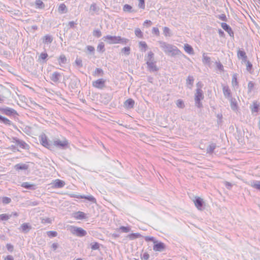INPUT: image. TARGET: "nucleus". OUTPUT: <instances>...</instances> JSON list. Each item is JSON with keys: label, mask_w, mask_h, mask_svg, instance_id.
Masks as SVG:
<instances>
[{"label": "nucleus", "mask_w": 260, "mask_h": 260, "mask_svg": "<svg viewBox=\"0 0 260 260\" xmlns=\"http://www.w3.org/2000/svg\"><path fill=\"white\" fill-rule=\"evenodd\" d=\"M159 44L160 47L166 54L172 56H180L182 54L181 51L176 46L164 41H159Z\"/></svg>", "instance_id": "f257e3e1"}, {"label": "nucleus", "mask_w": 260, "mask_h": 260, "mask_svg": "<svg viewBox=\"0 0 260 260\" xmlns=\"http://www.w3.org/2000/svg\"><path fill=\"white\" fill-rule=\"evenodd\" d=\"M103 39L109 44H122L126 45L129 41V40L126 38L111 35L104 36Z\"/></svg>", "instance_id": "f03ea898"}, {"label": "nucleus", "mask_w": 260, "mask_h": 260, "mask_svg": "<svg viewBox=\"0 0 260 260\" xmlns=\"http://www.w3.org/2000/svg\"><path fill=\"white\" fill-rule=\"evenodd\" d=\"M53 146L61 150H66L69 147V142L64 137L62 138V140L58 139H55L53 140L52 146Z\"/></svg>", "instance_id": "7ed1b4c3"}, {"label": "nucleus", "mask_w": 260, "mask_h": 260, "mask_svg": "<svg viewBox=\"0 0 260 260\" xmlns=\"http://www.w3.org/2000/svg\"><path fill=\"white\" fill-rule=\"evenodd\" d=\"M204 95L203 91L199 88L196 89V92L194 95L195 105L198 108L203 107L202 101L204 99Z\"/></svg>", "instance_id": "20e7f679"}, {"label": "nucleus", "mask_w": 260, "mask_h": 260, "mask_svg": "<svg viewBox=\"0 0 260 260\" xmlns=\"http://www.w3.org/2000/svg\"><path fill=\"white\" fill-rule=\"evenodd\" d=\"M0 113L10 117H15L18 115L17 112L15 109L6 106L0 107Z\"/></svg>", "instance_id": "39448f33"}, {"label": "nucleus", "mask_w": 260, "mask_h": 260, "mask_svg": "<svg viewBox=\"0 0 260 260\" xmlns=\"http://www.w3.org/2000/svg\"><path fill=\"white\" fill-rule=\"evenodd\" d=\"M249 109L252 115H257L260 113V102L257 100L253 101L250 105Z\"/></svg>", "instance_id": "423d86ee"}, {"label": "nucleus", "mask_w": 260, "mask_h": 260, "mask_svg": "<svg viewBox=\"0 0 260 260\" xmlns=\"http://www.w3.org/2000/svg\"><path fill=\"white\" fill-rule=\"evenodd\" d=\"M70 231L72 234L80 237L85 236L87 235L86 231L83 229L75 226H71Z\"/></svg>", "instance_id": "0eeeda50"}, {"label": "nucleus", "mask_w": 260, "mask_h": 260, "mask_svg": "<svg viewBox=\"0 0 260 260\" xmlns=\"http://www.w3.org/2000/svg\"><path fill=\"white\" fill-rule=\"evenodd\" d=\"M40 143L46 148L51 150L52 144L48 142L47 137L45 135H42L40 137Z\"/></svg>", "instance_id": "6e6552de"}, {"label": "nucleus", "mask_w": 260, "mask_h": 260, "mask_svg": "<svg viewBox=\"0 0 260 260\" xmlns=\"http://www.w3.org/2000/svg\"><path fill=\"white\" fill-rule=\"evenodd\" d=\"M166 248V245L161 241L156 240L154 241V245L153 246V249L155 251L161 252L164 251Z\"/></svg>", "instance_id": "1a4fd4ad"}, {"label": "nucleus", "mask_w": 260, "mask_h": 260, "mask_svg": "<svg viewBox=\"0 0 260 260\" xmlns=\"http://www.w3.org/2000/svg\"><path fill=\"white\" fill-rule=\"evenodd\" d=\"M12 142H15L16 144L19 146L20 148L24 149H28L29 148V145L26 144L24 141L20 140L17 137H13Z\"/></svg>", "instance_id": "9d476101"}, {"label": "nucleus", "mask_w": 260, "mask_h": 260, "mask_svg": "<svg viewBox=\"0 0 260 260\" xmlns=\"http://www.w3.org/2000/svg\"><path fill=\"white\" fill-rule=\"evenodd\" d=\"M195 206L198 210H202L204 208V202L203 200L200 197H195L193 201Z\"/></svg>", "instance_id": "9b49d317"}, {"label": "nucleus", "mask_w": 260, "mask_h": 260, "mask_svg": "<svg viewBox=\"0 0 260 260\" xmlns=\"http://www.w3.org/2000/svg\"><path fill=\"white\" fill-rule=\"evenodd\" d=\"M105 82L106 81L104 79H99L92 82V85L95 88L102 89L105 87Z\"/></svg>", "instance_id": "f8f14e48"}, {"label": "nucleus", "mask_w": 260, "mask_h": 260, "mask_svg": "<svg viewBox=\"0 0 260 260\" xmlns=\"http://www.w3.org/2000/svg\"><path fill=\"white\" fill-rule=\"evenodd\" d=\"M147 71L151 73L157 72L159 70V68L156 66V61L148 62L146 63Z\"/></svg>", "instance_id": "ddd939ff"}, {"label": "nucleus", "mask_w": 260, "mask_h": 260, "mask_svg": "<svg viewBox=\"0 0 260 260\" xmlns=\"http://www.w3.org/2000/svg\"><path fill=\"white\" fill-rule=\"evenodd\" d=\"M221 27L229 34L230 37H234V31L232 30L231 27L229 25H228L227 23L225 22H222L221 23Z\"/></svg>", "instance_id": "4468645a"}, {"label": "nucleus", "mask_w": 260, "mask_h": 260, "mask_svg": "<svg viewBox=\"0 0 260 260\" xmlns=\"http://www.w3.org/2000/svg\"><path fill=\"white\" fill-rule=\"evenodd\" d=\"M237 56L239 59H242V63L247 61V56L244 50L239 49L237 52Z\"/></svg>", "instance_id": "2eb2a0df"}, {"label": "nucleus", "mask_w": 260, "mask_h": 260, "mask_svg": "<svg viewBox=\"0 0 260 260\" xmlns=\"http://www.w3.org/2000/svg\"><path fill=\"white\" fill-rule=\"evenodd\" d=\"M21 186V187L29 190H35L37 188L36 184H31L28 182H23Z\"/></svg>", "instance_id": "dca6fc26"}, {"label": "nucleus", "mask_w": 260, "mask_h": 260, "mask_svg": "<svg viewBox=\"0 0 260 260\" xmlns=\"http://www.w3.org/2000/svg\"><path fill=\"white\" fill-rule=\"evenodd\" d=\"M135 105V101L132 99H128L126 100L124 103V107L126 109L133 108Z\"/></svg>", "instance_id": "f3484780"}, {"label": "nucleus", "mask_w": 260, "mask_h": 260, "mask_svg": "<svg viewBox=\"0 0 260 260\" xmlns=\"http://www.w3.org/2000/svg\"><path fill=\"white\" fill-rule=\"evenodd\" d=\"M61 77V75L60 74V73L57 72H53L51 76H50V79L54 82L55 83H57L59 81L60 77Z\"/></svg>", "instance_id": "a211bd4d"}, {"label": "nucleus", "mask_w": 260, "mask_h": 260, "mask_svg": "<svg viewBox=\"0 0 260 260\" xmlns=\"http://www.w3.org/2000/svg\"><path fill=\"white\" fill-rule=\"evenodd\" d=\"M145 60H146V63H148L149 62L155 61L154 54L151 51H149L147 56H145Z\"/></svg>", "instance_id": "6ab92c4d"}, {"label": "nucleus", "mask_w": 260, "mask_h": 260, "mask_svg": "<svg viewBox=\"0 0 260 260\" xmlns=\"http://www.w3.org/2000/svg\"><path fill=\"white\" fill-rule=\"evenodd\" d=\"M28 165L22 163L17 164L15 165L14 168L16 170H26L28 169Z\"/></svg>", "instance_id": "aec40b11"}, {"label": "nucleus", "mask_w": 260, "mask_h": 260, "mask_svg": "<svg viewBox=\"0 0 260 260\" xmlns=\"http://www.w3.org/2000/svg\"><path fill=\"white\" fill-rule=\"evenodd\" d=\"M65 185V182L59 179H56L53 183V186L56 188L63 187Z\"/></svg>", "instance_id": "412c9836"}, {"label": "nucleus", "mask_w": 260, "mask_h": 260, "mask_svg": "<svg viewBox=\"0 0 260 260\" xmlns=\"http://www.w3.org/2000/svg\"><path fill=\"white\" fill-rule=\"evenodd\" d=\"M0 123L6 125H13V122L7 118L0 115Z\"/></svg>", "instance_id": "4be33fe9"}, {"label": "nucleus", "mask_w": 260, "mask_h": 260, "mask_svg": "<svg viewBox=\"0 0 260 260\" xmlns=\"http://www.w3.org/2000/svg\"><path fill=\"white\" fill-rule=\"evenodd\" d=\"M31 228V226L28 223H24L22 224L20 228L22 231L24 233H28Z\"/></svg>", "instance_id": "5701e85b"}, {"label": "nucleus", "mask_w": 260, "mask_h": 260, "mask_svg": "<svg viewBox=\"0 0 260 260\" xmlns=\"http://www.w3.org/2000/svg\"><path fill=\"white\" fill-rule=\"evenodd\" d=\"M74 217L79 220H82L86 218V214L82 211H78L75 213Z\"/></svg>", "instance_id": "b1692460"}, {"label": "nucleus", "mask_w": 260, "mask_h": 260, "mask_svg": "<svg viewBox=\"0 0 260 260\" xmlns=\"http://www.w3.org/2000/svg\"><path fill=\"white\" fill-rule=\"evenodd\" d=\"M222 89H223V94L226 98H229V99H230L231 98H232L231 90L229 89V86H224L223 87Z\"/></svg>", "instance_id": "393cba45"}, {"label": "nucleus", "mask_w": 260, "mask_h": 260, "mask_svg": "<svg viewBox=\"0 0 260 260\" xmlns=\"http://www.w3.org/2000/svg\"><path fill=\"white\" fill-rule=\"evenodd\" d=\"M230 102L231 109L234 111L236 110L238 108V105L236 99L232 97L230 99Z\"/></svg>", "instance_id": "a878e982"}, {"label": "nucleus", "mask_w": 260, "mask_h": 260, "mask_svg": "<svg viewBox=\"0 0 260 260\" xmlns=\"http://www.w3.org/2000/svg\"><path fill=\"white\" fill-rule=\"evenodd\" d=\"M42 40L43 43L45 44H48L52 43L53 38L51 35H47L43 38Z\"/></svg>", "instance_id": "bb28decb"}, {"label": "nucleus", "mask_w": 260, "mask_h": 260, "mask_svg": "<svg viewBox=\"0 0 260 260\" xmlns=\"http://www.w3.org/2000/svg\"><path fill=\"white\" fill-rule=\"evenodd\" d=\"M216 147V144L215 143H211L207 148V153L210 154H212Z\"/></svg>", "instance_id": "cd10ccee"}, {"label": "nucleus", "mask_w": 260, "mask_h": 260, "mask_svg": "<svg viewBox=\"0 0 260 260\" xmlns=\"http://www.w3.org/2000/svg\"><path fill=\"white\" fill-rule=\"evenodd\" d=\"M35 8L39 9H44L45 5L44 3L41 0H36L35 2Z\"/></svg>", "instance_id": "c85d7f7f"}, {"label": "nucleus", "mask_w": 260, "mask_h": 260, "mask_svg": "<svg viewBox=\"0 0 260 260\" xmlns=\"http://www.w3.org/2000/svg\"><path fill=\"white\" fill-rule=\"evenodd\" d=\"M194 82L193 77L192 76H188L186 79V85L189 89H191Z\"/></svg>", "instance_id": "c756f323"}, {"label": "nucleus", "mask_w": 260, "mask_h": 260, "mask_svg": "<svg viewBox=\"0 0 260 260\" xmlns=\"http://www.w3.org/2000/svg\"><path fill=\"white\" fill-rule=\"evenodd\" d=\"M250 185L251 187L260 191V180H252Z\"/></svg>", "instance_id": "7c9ffc66"}, {"label": "nucleus", "mask_w": 260, "mask_h": 260, "mask_svg": "<svg viewBox=\"0 0 260 260\" xmlns=\"http://www.w3.org/2000/svg\"><path fill=\"white\" fill-rule=\"evenodd\" d=\"M58 12L60 14H64L68 12V9L66 6V5L63 3L61 4L58 7Z\"/></svg>", "instance_id": "2f4dec72"}, {"label": "nucleus", "mask_w": 260, "mask_h": 260, "mask_svg": "<svg viewBox=\"0 0 260 260\" xmlns=\"http://www.w3.org/2000/svg\"><path fill=\"white\" fill-rule=\"evenodd\" d=\"M123 11L125 12L132 13L136 11L133 9L131 6L128 4H125L123 7Z\"/></svg>", "instance_id": "473e14b6"}, {"label": "nucleus", "mask_w": 260, "mask_h": 260, "mask_svg": "<svg viewBox=\"0 0 260 260\" xmlns=\"http://www.w3.org/2000/svg\"><path fill=\"white\" fill-rule=\"evenodd\" d=\"M184 49L187 53L192 54L193 53V49L192 47L188 44H184Z\"/></svg>", "instance_id": "72a5a7b5"}, {"label": "nucleus", "mask_w": 260, "mask_h": 260, "mask_svg": "<svg viewBox=\"0 0 260 260\" xmlns=\"http://www.w3.org/2000/svg\"><path fill=\"white\" fill-rule=\"evenodd\" d=\"M163 34L166 37H170L172 36L170 29L167 26H165L163 28Z\"/></svg>", "instance_id": "f704fd0d"}, {"label": "nucleus", "mask_w": 260, "mask_h": 260, "mask_svg": "<svg viewBox=\"0 0 260 260\" xmlns=\"http://www.w3.org/2000/svg\"><path fill=\"white\" fill-rule=\"evenodd\" d=\"M67 60V58L64 54H61L58 59L59 64L60 66H61L62 64L66 63Z\"/></svg>", "instance_id": "c9c22d12"}, {"label": "nucleus", "mask_w": 260, "mask_h": 260, "mask_svg": "<svg viewBox=\"0 0 260 260\" xmlns=\"http://www.w3.org/2000/svg\"><path fill=\"white\" fill-rule=\"evenodd\" d=\"M80 198L82 199H86L91 202L92 203H95L96 202V199L92 196H80Z\"/></svg>", "instance_id": "e433bc0d"}, {"label": "nucleus", "mask_w": 260, "mask_h": 260, "mask_svg": "<svg viewBox=\"0 0 260 260\" xmlns=\"http://www.w3.org/2000/svg\"><path fill=\"white\" fill-rule=\"evenodd\" d=\"M48 56V54L46 52H42L39 56V60H42V62L45 63L46 62Z\"/></svg>", "instance_id": "4c0bfd02"}, {"label": "nucleus", "mask_w": 260, "mask_h": 260, "mask_svg": "<svg viewBox=\"0 0 260 260\" xmlns=\"http://www.w3.org/2000/svg\"><path fill=\"white\" fill-rule=\"evenodd\" d=\"M202 61L204 64H210L211 62L210 57L207 56L205 53H204L203 54V59Z\"/></svg>", "instance_id": "58836bf2"}, {"label": "nucleus", "mask_w": 260, "mask_h": 260, "mask_svg": "<svg viewBox=\"0 0 260 260\" xmlns=\"http://www.w3.org/2000/svg\"><path fill=\"white\" fill-rule=\"evenodd\" d=\"M117 231H121L122 233H128L131 231V228L129 226H121L118 229H117L116 230Z\"/></svg>", "instance_id": "ea45409f"}, {"label": "nucleus", "mask_w": 260, "mask_h": 260, "mask_svg": "<svg viewBox=\"0 0 260 260\" xmlns=\"http://www.w3.org/2000/svg\"><path fill=\"white\" fill-rule=\"evenodd\" d=\"M245 63H246V70L250 73H252L253 72V65L249 61L247 60Z\"/></svg>", "instance_id": "a19ab883"}, {"label": "nucleus", "mask_w": 260, "mask_h": 260, "mask_svg": "<svg viewBox=\"0 0 260 260\" xmlns=\"http://www.w3.org/2000/svg\"><path fill=\"white\" fill-rule=\"evenodd\" d=\"M12 216V214H0V220L7 221Z\"/></svg>", "instance_id": "79ce46f5"}, {"label": "nucleus", "mask_w": 260, "mask_h": 260, "mask_svg": "<svg viewBox=\"0 0 260 260\" xmlns=\"http://www.w3.org/2000/svg\"><path fill=\"white\" fill-rule=\"evenodd\" d=\"M141 235L139 233H132L128 235L127 237L130 240H132L138 238Z\"/></svg>", "instance_id": "37998d69"}, {"label": "nucleus", "mask_w": 260, "mask_h": 260, "mask_svg": "<svg viewBox=\"0 0 260 260\" xmlns=\"http://www.w3.org/2000/svg\"><path fill=\"white\" fill-rule=\"evenodd\" d=\"M100 244L96 242H92L90 244V247L92 250H99Z\"/></svg>", "instance_id": "c03bdc74"}, {"label": "nucleus", "mask_w": 260, "mask_h": 260, "mask_svg": "<svg viewBox=\"0 0 260 260\" xmlns=\"http://www.w3.org/2000/svg\"><path fill=\"white\" fill-rule=\"evenodd\" d=\"M176 105L178 108L183 109L185 107V105L183 101L181 99H179L176 101Z\"/></svg>", "instance_id": "a18cd8bd"}, {"label": "nucleus", "mask_w": 260, "mask_h": 260, "mask_svg": "<svg viewBox=\"0 0 260 260\" xmlns=\"http://www.w3.org/2000/svg\"><path fill=\"white\" fill-rule=\"evenodd\" d=\"M255 86V83L252 81H249L248 83V93H250L253 90Z\"/></svg>", "instance_id": "49530a36"}, {"label": "nucleus", "mask_w": 260, "mask_h": 260, "mask_svg": "<svg viewBox=\"0 0 260 260\" xmlns=\"http://www.w3.org/2000/svg\"><path fill=\"white\" fill-rule=\"evenodd\" d=\"M232 83L233 86H238V82L237 80V75L236 74H235L233 75Z\"/></svg>", "instance_id": "de8ad7c7"}, {"label": "nucleus", "mask_w": 260, "mask_h": 260, "mask_svg": "<svg viewBox=\"0 0 260 260\" xmlns=\"http://www.w3.org/2000/svg\"><path fill=\"white\" fill-rule=\"evenodd\" d=\"M97 51L99 52H103L105 51V45L104 43L101 42L97 47Z\"/></svg>", "instance_id": "09e8293b"}, {"label": "nucleus", "mask_w": 260, "mask_h": 260, "mask_svg": "<svg viewBox=\"0 0 260 260\" xmlns=\"http://www.w3.org/2000/svg\"><path fill=\"white\" fill-rule=\"evenodd\" d=\"M90 10L94 12L97 13L99 11V8L97 7L96 4L93 3L90 5Z\"/></svg>", "instance_id": "8fccbe9b"}, {"label": "nucleus", "mask_w": 260, "mask_h": 260, "mask_svg": "<svg viewBox=\"0 0 260 260\" xmlns=\"http://www.w3.org/2000/svg\"><path fill=\"white\" fill-rule=\"evenodd\" d=\"M139 46L141 48V50L145 51L147 48V45L144 41H141L139 42Z\"/></svg>", "instance_id": "3c124183"}, {"label": "nucleus", "mask_w": 260, "mask_h": 260, "mask_svg": "<svg viewBox=\"0 0 260 260\" xmlns=\"http://www.w3.org/2000/svg\"><path fill=\"white\" fill-rule=\"evenodd\" d=\"M135 34L137 37L139 38H142L143 36V32L141 31L140 28H136L135 30Z\"/></svg>", "instance_id": "603ef678"}, {"label": "nucleus", "mask_w": 260, "mask_h": 260, "mask_svg": "<svg viewBox=\"0 0 260 260\" xmlns=\"http://www.w3.org/2000/svg\"><path fill=\"white\" fill-rule=\"evenodd\" d=\"M47 235L50 238H53L57 236V233L56 231H50L47 232Z\"/></svg>", "instance_id": "864d4df0"}, {"label": "nucleus", "mask_w": 260, "mask_h": 260, "mask_svg": "<svg viewBox=\"0 0 260 260\" xmlns=\"http://www.w3.org/2000/svg\"><path fill=\"white\" fill-rule=\"evenodd\" d=\"M131 48L129 47H124L122 49L121 52L124 53L125 55H128L130 53Z\"/></svg>", "instance_id": "5fc2aeb1"}, {"label": "nucleus", "mask_w": 260, "mask_h": 260, "mask_svg": "<svg viewBox=\"0 0 260 260\" xmlns=\"http://www.w3.org/2000/svg\"><path fill=\"white\" fill-rule=\"evenodd\" d=\"M87 51L91 54H94L95 49L92 46L88 45L86 46Z\"/></svg>", "instance_id": "6e6d98bb"}, {"label": "nucleus", "mask_w": 260, "mask_h": 260, "mask_svg": "<svg viewBox=\"0 0 260 260\" xmlns=\"http://www.w3.org/2000/svg\"><path fill=\"white\" fill-rule=\"evenodd\" d=\"M93 36L96 38H100L102 36V32L99 29H94L93 31Z\"/></svg>", "instance_id": "4d7b16f0"}, {"label": "nucleus", "mask_w": 260, "mask_h": 260, "mask_svg": "<svg viewBox=\"0 0 260 260\" xmlns=\"http://www.w3.org/2000/svg\"><path fill=\"white\" fill-rule=\"evenodd\" d=\"M75 64L77 66H78L79 68L82 67L83 64L82 59L80 58L77 57L75 60Z\"/></svg>", "instance_id": "13d9d810"}, {"label": "nucleus", "mask_w": 260, "mask_h": 260, "mask_svg": "<svg viewBox=\"0 0 260 260\" xmlns=\"http://www.w3.org/2000/svg\"><path fill=\"white\" fill-rule=\"evenodd\" d=\"M2 202L4 204H8L11 202V199L9 197H5L3 198Z\"/></svg>", "instance_id": "bf43d9fd"}, {"label": "nucleus", "mask_w": 260, "mask_h": 260, "mask_svg": "<svg viewBox=\"0 0 260 260\" xmlns=\"http://www.w3.org/2000/svg\"><path fill=\"white\" fill-rule=\"evenodd\" d=\"M145 240L147 242L151 241L154 243V241H156V239L153 237L146 236L145 237Z\"/></svg>", "instance_id": "052dcab7"}, {"label": "nucleus", "mask_w": 260, "mask_h": 260, "mask_svg": "<svg viewBox=\"0 0 260 260\" xmlns=\"http://www.w3.org/2000/svg\"><path fill=\"white\" fill-rule=\"evenodd\" d=\"M152 33L156 35V36H159L160 35V32L158 28L155 27H153Z\"/></svg>", "instance_id": "680f3d73"}, {"label": "nucleus", "mask_w": 260, "mask_h": 260, "mask_svg": "<svg viewBox=\"0 0 260 260\" xmlns=\"http://www.w3.org/2000/svg\"><path fill=\"white\" fill-rule=\"evenodd\" d=\"M145 0H139V7L142 9H145Z\"/></svg>", "instance_id": "e2e57ef3"}, {"label": "nucleus", "mask_w": 260, "mask_h": 260, "mask_svg": "<svg viewBox=\"0 0 260 260\" xmlns=\"http://www.w3.org/2000/svg\"><path fill=\"white\" fill-rule=\"evenodd\" d=\"M219 19L221 20L222 21H227V18H226V15L224 14H222L221 15H219L217 17Z\"/></svg>", "instance_id": "0e129e2a"}, {"label": "nucleus", "mask_w": 260, "mask_h": 260, "mask_svg": "<svg viewBox=\"0 0 260 260\" xmlns=\"http://www.w3.org/2000/svg\"><path fill=\"white\" fill-rule=\"evenodd\" d=\"M216 67L218 70L220 71H223V65L220 62H216Z\"/></svg>", "instance_id": "69168bd1"}, {"label": "nucleus", "mask_w": 260, "mask_h": 260, "mask_svg": "<svg viewBox=\"0 0 260 260\" xmlns=\"http://www.w3.org/2000/svg\"><path fill=\"white\" fill-rule=\"evenodd\" d=\"M6 247L7 250L11 252H12L14 250V246L11 244H7L6 245Z\"/></svg>", "instance_id": "338daca9"}, {"label": "nucleus", "mask_w": 260, "mask_h": 260, "mask_svg": "<svg viewBox=\"0 0 260 260\" xmlns=\"http://www.w3.org/2000/svg\"><path fill=\"white\" fill-rule=\"evenodd\" d=\"M51 219L49 218H43L42 219V223H50Z\"/></svg>", "instance_id": "774afa93"}]
</instances>
